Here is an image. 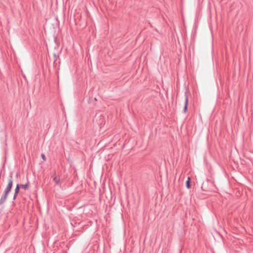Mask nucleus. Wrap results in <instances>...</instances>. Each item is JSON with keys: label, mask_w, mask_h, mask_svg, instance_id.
Returning a JSON list of instances; mask_svg holds the SVG:
<instances>
[{"label": "nucleus", "mask_w": 253, "mask_h": 253, "mask_svg": "<svg viewBox=\"0 0 253 253\" xmlns=\"http://www.w3.org/2000/svg\"><path fill=\"white\" fill-rule=\"evenodd\" d=\"M12 173H11V175L10 176L9 178L8 179V183L6 186V188L4 190V193L2 196L0 198V205L3 204L7 199L8 195L9 193L11 190L12 185H13V180H12Z\"/></svg>", "instance_id": "obj_1"}, {"label": "nucleus", "mask_w": 253, "mask_h": 253, "mask_svg": "<svg viewBox=\"0 0 253 253\" xmlns=\"http://www.w3.org/2000/svg\"><path fill=\"white\" fill-rule=\"evenodd\" d=\"M185 102H184V106L183 108V113H186L187 108H188V95L187 92H185Z\"/></svg>", "instance_id": "obj_2"}, {"label": "nucleus", "mask_w": 253, "mask_h": 253, "mask_svg": "<svg viewBox=\"0 0 253 253\" xmlns=\"http://www.w3.org/2000/svg\"><path fill=\"white\" fill-rule=\"evenodd\" d=\"M29 183H30V182L28 180L26 184H20V187L22 188H23L24 190H26L28 189V188H29Z\"/></svg>", "instance_id": "obj_3"}, {"label": "nucleus", "mask_w": 253, "mask_h": 253, "mask_svg": "<svg viewBox=\"0 0 253 253\" xmlns=\"http://www.w3.org/2000/svg\"><path fill=\"white\" fill-rule=\"evenodd\" d=\"M190 182H191V178L190 177H188L187 180L186 181V182H185L186 186L187 188H188V189H189L191 187Z\"/></svg>", "instance_id": "obj_4"}, {"label": "nucleus", "mask_w": 253, "mask_h": 253, "mask_svg": "<svg viewBox=\"0 0 253 253\" xmlns=\"http://www.w3.org/2000/svg\"><path fill=\"white\" fill-rule=\"evenodd\" d=\"M52 177H53V179L56 184L58 185L60 183V179L59 178H57L56 176H52Z\"/></svg>", "instance_id": "obj_5"}, {"label": "nucleus", "mask_w": 253, "mask_h": 253, "mask_svg": "<svg viewBox=\"0 0 253 253\" xmlns=\"http://www.w3.org/2000/svg\"><path fill=\"white\" fill-rule=\"evenodd\" d=\"M20 187H20V184L17 183L16 184V187H15V190H14V193L18 194L19 192V191H20Z\"/></svg>", "instance_id": "obj_6"}, {"label": "nucleus", "mask_w": 253, "mask_h": 253, "mask_svg": "<svg viewBox=\"0 0 253 253\" xmlns=\"http://www.w3.org/2000/svg\"><path fill=\"white\" fill-rule=\"evenodd\" d=\"M53 56H54V62H55L57 60V59L59 57V55H57L55 53H54L53 54Z\"/></svg>", "instance_id": "obj_7"}, {"label": "nucleus", "mask_w": 253, "mask_h": 253, "mask_svg": "<svg viewBox=\"0 0 253 253\" xmlns=\"http://www.w3.org/2000/svg\"><path fill=\"white\" fill-rule=\"evenodd\" d=\"M18 193H14V195H13V200L14 201L16 200L17 197V195H18Z\"/></svg>", "instance_id": "obj_8"}, {"label": "nucleus", "mask_w": 253, "mask_h": 253, "mask_svg": "<svg viewBox=\"0 0 253 253\" xmlns=\"http://www.w3.org/2000/svg\"><path fill=\"white\" fill-rule=\"evenodd\" d=\"M41 157L44 161L46 160V157L43 154H41Z\"/></svg>", "instance_id": "obj_9"}, {"label": "nucleus", "mask_w": 253, "mask_h": 253, "mask_svg": "<svg viewBox=\"0 0 253 253\" xmlns=\"http://www.w3.org/2000/svg\"><path fill=\"white\" fill-rule=\"evenodd\" d=\"M57 37H55V38H54V41H55V42H57Z\"/></svg>", "instance_id": "obj_10"}, {"label": "nucleus", "mask_w": 253, "mask_h": 253, "mask_svg": "<svg viewBox=\"0 0 253 253\" xmlns=\"http://www.w3.org/2000/svg\"><path fill=\"white\" fill-rule=\"evenodd\" d=\"M19 175V173H17L16 174V176L17 177Z\"/></svg>", "instance_id": "obj_11"}]
</instances>
